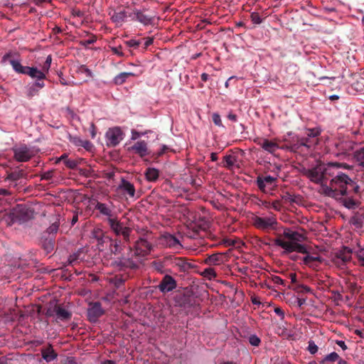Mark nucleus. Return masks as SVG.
<instances>
[{
    "instance_id": "obj_31",
    "label": "nucleus",
    "mask_w": 364,
    "mask_h": 364,
    "mask_svg": "<svg viewBox=\"0 0 364 364\" xmlns=\"http://www.w3.org/2000/svg\"><path fill=\"white\" fill-rule=\"evenodd\" d=\"M127 18V13L125 11H122L119 12L114 11L113 14L111 16L112 21L116 24L122 25V23L125 21Z\"/></svg>"
},
{
    "instance_id": "obj_52",
    "label": "nucleus",
    "mask_w": 364,
    "mask_h": 364,
    "mask_svg": "<svg viewBox=\"0 0 364 364\" xmlns=\"http://www.w3.org/2000/svg\"><path fill=\"white\" fill-rule=\"evenodd\" d=\"M272 281L274 282V284L277 285H282L284 287H286L287 285V281L282 279L281 277L278 276H273L272 277Z\"/></svg>"
},
{
    "instance_id": "obj_21",
    "label": "nucleus",
    "mask_w": 364,
    "mask_h": 364,
    "mask_svg": "<svg viewBox=\"0 0 364 364\" xmlns=\"http://www.w3.org/2000/svg\"><path fill=\"white\" fill-rule=\"evenodd\" d=\"M118 189L122 191L124 195H128L130 198L135 196V188L133 183L122 178Z\"/></svg>"
},
{
    "instance_id": "obj_51",
    "label": "nucleus",
    "mask_w": 364,
    "mask_h": 364,
    "mask_svg": "<svg viewBox=\"0 0 364 364\" xmlns=\"http://www.w3.org/2000/svg\"><path fill=\"white\" fill-rule=\"evenodd\" d=\"M97 38L95 36H92L90 38L87 40L82 41L80 42V44L85 47H87L91 44H93L95 42H96Z\"/></svg>"
},
{
    "instance_id": "obj_64",
    "label": "nucleus",
    "mask_w": 364,
    "mask_h": 364,
    "mask_svg": "<svg viewBox=\"0 0 364 364\" xmlns=\"http://www.w3.org/2000/svg\"><path fill=\"white\" fill-rule=\"evenodd\" d=\"M103 235V232L100 229L95 230L93 231V236L97 240H100L102 239Z\"/></svg>"
},
{
    "instance_id": "obj_7",
    "label": "nucleus",
    "mask_w": 364,
    "mask_h": 364,
    "mask_svg": "<svg viewBox=\"0 0 364 364\" xmlns=\"http://www.w3.org/2000/svg\"><path fill=\"white\" fill-rule=\"evenodd\" d=\"M14 158L18 162H26L32 159L36 152L33 149L25 144L16 145L12 148Z\"/></svg>"
},
{
    "instance_id": "obj_43",
    "label": "nucleus",
    "mask_w": 364,
    "mask_h": 364,
    "mask_svg": "<svg viewBox=\"0 0 364 364\" xmlns=\"http://www.w3.org/2000/svg\"><path fill=\"white\" fill-rule=\"evenodd\" d=\"M294 289L296 292L301 293V294H306V293H309L311 291V289L309 287L303 285V284H296L295 286V287L294 288Z\"/></svg>"
},
{
    "instance_id": "obj_55",
    "label": "nucleus",
    "mask_w": 364,
    "mask_h": 364,
    "mask_svg": "<svg viewBox=\"0 0 364 364\" xmlns=\"http://www.w3.org/2000/svg\"><path fill=\"white\" fill-rule=\"evenodd\" d=\"M65 165L69 168L74 169L77 167V162L75 160L68 159L65 161Z\"/></svg>"
},
{
    "instance_id": "obj_41",
    "label": "nucleus",
    "mask_w": 364,
    "mask_h": 364,
    "mask_svg": "<svg viewBox=\"0 0 364 364\" xmlns=\"http://www.w3.org/2000/svg\"><path fill=\"white\" fill-rule=\"evenodd\" d=\"M290 149L293 151H305L303 145H300V138H297L296 141L293 140L290 144Z\"/></svg>"
},
{
    "instance_id": "obj_12",
    "label": "nucleus",
    "mask_w": 364,
    "mask_h": 364,
    "mask_svg": "<svg viewBox=\"0 0 364 364\" xmlns=\"http://www.w3.org/2000/svg\"><path fill=\"white\" fill-rule=\"evenodd\" d=\"M105 136L108 146H116L123 139V132L119 127H113L107 130Z\"/></svg>"
},
{
    "instance_id": "obj_23",
    "label": "nucleus",
    "mask_w": 364,
    "mask_h": 364,
    "mask_svg": "<svg viewBox=\"0 0 364 364\" xmlns=\"http://www.w3.org/2000/svg\"><path fill=\"white\" fill-rule=\"evenodd\" d=\"M257 144L259 145L264 151L270 154H274L279 149V144L277 143L267 139H262L259 140Z\"/></svg>"
},
{
    "instance_id": "obj_59",
    "label": "nucleus",
    "mask_w": 364,
    "mask_h": 364,
    "mask_svg": "<svg viewBox=\"0 0 364 364\" xmlns=\"http://www.w3.org/2000/svg\"><path fill=\"white\" fill-rule=\"evenodd\" d=\"M329 164H333L334 165L333 167L336 169V170H338L339 168H346V169H350L351 166H349L348 164H346V163H328Z\"/></svg>"
},
{
    "instance_id": "obj_50",
    "label": "nucleus",
    "mask_w": 364,
    "mask_h": 364,
    "mask_svg": "<svg viewBox=\"0 0 364 364\" xmlns=\"http://www.w3.org/2000/svg\"><path fill=\"white\" fill-rule=\"evenodd\" d=\"M308 350L312 355L315 354L318 351V346L313 341H309Z\"/></svg>"
},
{
    "instance_id": "obj_13",
    "label": "nucleus",
    "mask_w": 364,
    "mask_h": 364,
    "mask_svg": "<svg viewBox=\"0 0 364 364\" xmlns=\"http://www.w3.org/2000/svg\"><path fill=\"white\" fill-rule=\"evenodd\" d=\"M105 314V310L102 307V304L99 301L91 302L89 304L87 316L89 321L95 323L99 318Z\"/></svg>"
},
{
    "instance_id": "obj_48",
    "label": "nucleus",
    "mask_w": 364,
    "mask_h": 364,
    "mask_svg": "<svg viewBox=\"0 0 364 364\" xmlns=\"http://www.w3.org/2000/svg\"><path fill=\"white\" fill-rule=\"evenodd\" d=\"M72 142L75 144L76 146H83L85 148L87 147V145L90 144L88 141H83L80 138L75 137L73 139Z\"/></svg>"
},
{
    "instance_id": "obj_60",
    "label": "nucleus",
    "mask_w": 364,
    "mask_h": 364,
    "mask_svg": "<svg viewBox=\"0 0 364 364\" xmlns=\"http://www.w3.org/2000/svg\"><path fill=\"white\" fill-rule=\"evenodd\" d=\"M50 68V65L46 62H44L43 65L41 66V69H38V71L41 73H43V75L46 77V74L48 73Z\"/></svg>"
},
{
    "instance_id": "obj_42",
    "label": "nucleus",
    "mask_w": 364,
    "mask_h": 364,
    "mask_svg": "<svg viewBox=\"0 0 364 364\" xmlns=\"http://www.w3.org/2000/svg\"><path fill=\"white\" fill-rule=\"evenodd\" d=\"M225 164L223 165L224 167L227 168H231L233 165L235 164V162L236 161V159L235 156L232 155H227L224 157Z\"/></svg>"
},
{
    "instance_id": "obj_26",
    "label": "nucleus",
    "mask_w": 364,
    "mask_h": 364,
    "mask_svg": "<svg viewBox=\"0 0 364 364\" xmlns=\"http://www.w3.org/2000/svg\"><path fill=\"white\" fill-rule=\"evenodd\" d=\"M55 242V236H48L43 240L41 246L47 254L51 252L54 250Z\"/></svg>"
},
{
    "instance_id": "obj_62",
    "label": "nucleus",
    "mask_w": 364,
    "mask_h": 364,
    "mask_svg": "<svg viewBox=\"0 0 364 364\" xmlns=\"http://www.w3.org/2000/svg\"><path fill=\"white\" fill-rule=\"evenodd\" d=\"M141 41H145L144 43V50H146L149 46H151L153 43L154 38L152 37H148L146 38H143Z\"/></svg>"
},
{
    "instance_id": "obj_18",
    "label": "nucleus",
    "mask_w": 364,
    "mask_h": 364,
    "mask_svg": "<svg viewBox=\"0 0 364 364\" xmlns=\"http://www.w3.org/2000/svg\"><path fill=\"white\" fill-rule=\"evenodd\" d=\"M173 267H177L179 272L186 273L189 272L192 269L195 268L196 265L191 263L189 259L186 257H176L175 263L173 262Z\"/></svg>"
},
{
    "instance_id": "obj_25",
    "label": "nucleus",
    "mask_w": 364,
    "mask_h": 364,
    "mask_svg": "<svg viewBox=\"0 0 364 364\" xmlns=\"http://www.w3.org/2000/svg\"><path fill=\"white\" fill-rule=\"evenodd\" d=\"M224 254L218 252L208 256L204 262L208 265H219L224 261Z\"/></svg>"
},
{
    "instance_id": "obj_22",
    "label": "nucleus",
    "mask_w": 364,
    "mask_h": 364,
    "mask_svg": "<svg viewBox=\"0 0 364 364\" xmlns=\"http://www.w3.org/2000/svg\"><path fill=\"white\" fill-rule=\"evenodd\" d=\"M111 206H113V204L112 202H110V205H109L106 203H103L97 201L96 203L95 208L96 210H97L101 215L107 216V219H109V218H113L114 217L113 215V210H112Z\"/></svg>"
},
{
    "instance_id": "obj_32",
    "label": "nucleus",
    "mask_w": 364,
    "mask_h": 364,
    "mask_svg": "<svg viewBox=\"0 0 364 364\" xmlns=\"http://www.w3.org/2000/svg\"><path fill=\"white\" fill-rule=\"evenodd\" d=\"M340 357L338 354L336 352H332L328 355H326L321 360H320V364H328L333 363L336 361L339 360Z\"/></svg>"
},
{
    "instance_id": "obj_19",
    "label": "nucleus",
    "mask_w": 364,
    "mask_h": 364,
    "mask_svg": "<svg viewBox=\"0 0 364 364\" xmlns=\"http://www.w3.org/2000/svg\"><path fill=\"white\" fill-rule=\"evenodd\" d=\"M304 254L306 256L302 258L304 264L314 269H316L319 264L323 261V259L318 255H311L308 252Z\"/></svg>"
},
{
    "instance_id": "obj_1",
    "label": "nucleus",
    "mask_w": 364,
    "mask_h": 364,
    "mask_svg": "<svg viewBox=\"0 0 364 364\" xmlns=\"http://www.w3.org/2000/svg\"><path fill=\"white\" fill-rule=\"evenodd\" d=\"M333 164H318L304 169L303 175L311 181L321 184L320 193L332 198L348 209L358 207L356 196L360 193L359 185L346 173L336 170Z\"/></svg>"
},
{
    "instance_id": "obj_36",
    "label": "nucleus",
    "mask_w": 364,
    "mask_h": 364,
    "mask_svg": "<svg viewBox=\"0 0 364 364\" xmlns=\"http://www.w3.org/2000/svg\"><path fill=\"white\" fill-rule=\"evenodd\" d=\"M110 250L114 255L120 253L122 251L121 240L117 239L111 240Z\"/></svg>"
},
{
    "instance_id": "obj_14",
    "label": "nucleus",
    "mask_w": 364,
    "mask_h": 364,
    "mask_svg": "<svg viewBox=\"0 0 364 364\" xmlns=\"http://www.w3.org/2000/svg\"><path fill=\"white\" fill-rule=\"evenodd\" d=\"M159 244L164 247H169L173 250H179L182 245L180 241L170 233L162 234L159 238Z\"/></svg>"
},
{
    "instance_id": "obj_38",
    "label": "nucleus",
    "mask_w": 364,
    "mask_h": 364,
    "mask_svg": "<svg viewBox=\"0 0 364 364\" xmlns=\"http://www.w3.org/2000/svg\"><path fill=\"white\" fill-rule=\"evenodd\" d=\"M24 175L25 173L23 170H18L9 173L6 178L11 181H16L18 179L23 178Z\"/></svg>"
},
{
    "instance_id": "obj_45",
    "label": "nucleus",
    "mask_w": 364,
    "mask_h": 364,
    "mask_svg": "<svg viewBox=\"0 0 364 364\" xmlns=\"http://www.w3.org/2000/svg\"><path fill=\"white\" fill-rule=\"evenodd\" d=\"M212 120H213V123L215 124V125L220 127H224L223 124L220 116L218 113L215 112L212 114Z\"/></svg>"
},
{
    "instance_id": "obj_37",
    "label": "nucleus",
    "mask_w": 364,
    "mask_h": 364,
    "mask_svg": "<svg viewBox=\"0 0 364 364\" xmlns=\"http://www.w3.org/2000/svg\"><path fill=\"white\" fill-rule=\"evenodd\" d=\"M200 275L206 278L208 280L215 279L217 277V273L213 268L208 267L205 268L201 273Z\"/></svg>"
},
{
    "instance_id": "obj_53",
    "label": "nucleus",
    "mask_w": 364,
    "mask_h": 364,
    "mask_svg": "<svg viewBox=\"0 0 364 364\" xmlns=\"http://www.w3.org/2000/svg\"><path fill=\"white\" fill-rule=\"evenodd\" d=\"M320 134V132L318 129H308L306 133L307 137H311V139H317V136Z\"/></svg>"
},
{
    "instance_id": "obj_15",
    "label": "nucleus",
    "mask_w": 364,
    "mask_h": 364,
    "mask_svg": "<svg viewBox=\"0 0 364 364\" xmlns=\"http://www.w3.org/2000/svg\"><path fill=\"white\" fill-rule=\"evenodd\" d=\"M176 287V280L169 274H166L158 285L159 291L162 293L172 291Z\"/></svg>"
},
{
    "instance_id": "obj_16",
    "label": "nucleus",
    "mask_w": 364,
    "mask_h": 364,
    "mask_svg": "<svg viewBox=\"0 0 364 364\" xmlns=\"http://www.w3.org/2000/svg\"><path fill=\"white\" fill-rule=\"evenodd\" d=\"M127 150L132 154H136L141 158L149 155L147 143L144 140L137 141L132 146L128 147Z\"/></svg>"
},
{
    "instance_id": "obj_39",
    "label": "nucleus",
    "mask_w": 364,
    "mask_h": 364,
    "mask_svg": "<svg viewBox=\"0 0 364 364\" xmlns=\"http://www.w3.org/2000/svg\"><path fill=\"white\" fill-rule=\"evenodd\" d=\"M60 223L58 220L53 222L46 230L45 233L48 236H55L59 228Z\"/></svg>"
},
{
    "instance_id": "obj_35",
    "label": "nucleus",
    "mask_w": 364,
    "mask_h": 364,
    "mask_svg": "<svg viewBox=\"0 0 364 364\" xmlns=\"http://www.w3.org/2000/svg\"><path fill=\"white\" fill-rule=\"evenodd\" d=\"M349 223L355 228H361L363 225V218L361 215L355 214L350 218Z\"/></svg>"
},
{
    "instance_id": "obj_17",
    "label": "nucleus",
    "mask_w": 364,
    "mask_h": 364,
    "mask_svg": "<svg viewBox=\"0 0 364 364\" xmlns=\"http://www.w3.org/2000/svg\"><path fill=\"white\" fill-rule=\"evenodd\" d=\"M43 77L40 78L38 77H31L32 79L36 80V82L32 85H29L26 88V96L28 98H32L34 96L38 95L39 90L45 87L44 80L46 79V76L43 74Z\"/></svg>"
},
{
    "instance_id": "obj_40",
    "label": "nucleus",
    "mask_w": 364,
    "mask_h": 364,
    "mask_svg": "<svg viewBox=\"0 0 364 364\" xmlns=\"http://www.w3.org/2000/svg\"><path fill=\"white\" fill-rule=\"evenodd\" d=\"M176 259V257L174 255H166L162 258V267H168L171 265L173 267V262L175 263V260Z\"/></svg>"
},
{
    "instance_id": "obj_30",
    "label": "nucleus",
    "mask_w": 364,
    "mask_h": 364,
    "mask_svg": "<svg viewBox=\"0 0 364 364\" xmlns=\"http://www.w3.org/2000/svg\"><path fill=\"white\" fill-rule=\"evenodd\" d=\"M135 15H136V19L138 21H139L140 23H141L142 24H144L145 26L151 24L152 21H153V17L146 15L140 11H136L135 12Z\"/></svg>"
},
{
    "instance_id": "obj_5",
    "label": "nucleus",
    "mask_w": 364,
    "mask_h": 364,
    "mask_svg": "<svg viewBox=\"0 0 364 364\" xmlns=\"http://www.w3.org/2000/svg\"><path fill=\"white\" fill-rule=\"evenodd\" d=\"M107 223L111 230L117 235H122L124 242H129L132 228L124 226L123 223L119 221L117 217L107 219Z\"/></svg>"
},
{
    "instance_id": "obj_46",
    "label": "nucleus",
    "mask_w": 364,
    "mask_h": 364,
    "mask_svg": "<svg viewBox=\"0 0 364 364\" xmlns=\"http://www.w3.org/2000/svg\"><path fill=\"white\" fill-rule=\"evenodd\" d=\"M248 340L250 343L253 346H259L261 343L260 338L255 334L251 335Z\"/></svg>"
},
{
    "instance_id": "obj_6",
    "label": "nucleus",
    "mask_w": 364,
    "mask_h": 364,
    "mask_svg": "<svg viewBox=\"0 0 364 364\" xmlns=\"http://www.w3.org/2000/svg\"><path fill=\"white\" fill-rule=\"evenodd\" d=\"M252 222L253 226L258 230L267 232L277 229V221L274 215L267 217L255 215L252 218Z\"/></svg>"
},
{
    "instance_id": "obj_2",
    "label": "nucleus",
    "mask_w": 364,
    "mask_h": 364,
    "mask_svg": "<svg viewBox=\"0 0 364 364\" xmlns=\"http://www.w3.org/2000/svg\"><path fill=\"white\" fill-rule=\"evenodd\" d=\"M283 235L289 241H285L281 237H278L274 240V243L275 245L284 249V254L291 253L293 252L307 253L306 247L304 245L299 243L306 239L304 235L290 229H285L284 230Z\"/></svg>"
},
{
    "instance_id": "obj_8",
    "label": "nucleus",
    "mask_w": 364,
    "mask_h": 364,
    "mask_svg": "<svg viewBox=\"0 0 364 364\" xmlns=\"http://www.w3.org/2000/svg\"><path fill=\"white\" fill-rule=\"evenodd\" d=\"M46 315L48 317L55 318L57 322L68 321L72 318V313L59 304H55L53 307L48 308Z\"/></svg>"
},
{
    "instance_id": "obj_29",
    "label": "nucleus",
    "mask_w": 364,
    "mask_h": 364,
    "mask_svg": "<svg viewBox=\"0 0 364 364\" xmlns=\"http://www.w3.org/2000/svg\"><path fill=\"white\" fill-rule=\"evenodd\" d=\"M146 179L149 182H155L159 177V171L155 168H148L145 171Z\"/></svg>"
},
{
    "instance_id": "obj_9",
    "label": "nucleus",
    "mask_w": 364,
    "mask_h": 364,
    "mask_svg": "<svg viewBox=\"0 0 364 364\" xmlns=\"http://www.w3.org/2000/svg\"><path fill=\"white\" fill-rule=\"evenodd\" d=\"M277 178L272 176L259 175L256 179L258 188L263 193L274 190L277 186Z\"/></svg>"
},
{
    "instance_id": "obj_58",
    "label": "nucleus",
    "mask_w": 364,
    "mask_h": 364,
    "mask_svg": "<svg viewBox=\"0 0 364 364\" xmlns=\"http://www.w3.org/2000/svg\"><path fill=\"white\" fill-rule=\"evenodd\" d=\"M53 176V171H46L44 172L41 176V180H50Z\"/></svg>"
},
{
    "instance_id": "obj_27",
    "label": "nucleus",
    "mask_w": 364,
    "mask_h": 364,
    "mask_svg": "<svg viewBox=\"0 0 364 364\" xmlns=\"http://www.w3.org/2000/svg\"><path fill=\"white\" fill-rule=\"evenodd\" d=\"M353 159L362 168H364V146L355 149Z\"/></svg>"
},
{
    "instance_id": "obj_44",
    "label": "nucleus",
    "mask_w": 364,
    "mask_h": 364,
    "mask_svg": "<svg viewBox=\"0 0 364 364\" xmlns=\"http://www.w3.org/2000/svg\"><path fill=\"white\" fill-rule=\"evenodd\" d=\"M124 43L129 48H133L136 49V48H138L139 46L141 44V41L136 40V39H130L129 41H125Z\"/></svg>"
},
{
    "instance_id": "obj_63",
    "label": "nucleus",
    "mask_w": 364,
    "mask_h": 364,
    "mask_svg": "<svg viewBox=\"0 0 364 364\" xmlns=\"http://www.w3.org/2000/svg\"><path fill=\"white\" fill-rule=\"evenodd\" d=\"M271 208L275 210L279 211L282 208V204L279 200H274L271 203Z\"/></svg>"
},
{
    "instance_id": "obj_34",
    "label": "nucleus",
    "mask_w": 364,
    "mask_h": 364,
    "mask_svg": "<svg viewBox=\"0 0 364 364\" xmlns=\"http://www.w3.org/2000/svg\"><path fill=\"white\" fill-rule=\"evenodd\" d=\"M130 76H134V74L127 72L121 73L114 77V82L116 85H122Z\"/></svg>"
},
{
    "instance_id": "obj_28",
    "label": "nucleus",
    "mask_w": 364,
    "mask_h": 364,
    "mask_svg": "<svg viewBox=\"0 0 364 364\" xmlns=\"http://www.w3.org/2000/svg\"><path fill=\"white\" fill-rule=\"evenodd\" d=\"M318 144V139H311V137H301L300 145H303L304 150L309 151Z\"/></svg>"
},
{
    "instance_id": "obj_10",
    "label": "nucleus",
    "mask_w": 364,
    "mask_h": 364,
    "mask_svg": "<svg viewBox=\"0 0 364 364\" xmlns=\"http://www.w3.org/2000/svg\"><path fill=\"white\" fill-rule=\"evenodd\" d=\"M110 266L119 271L127 269H136L139 268V264L132 258H126L124 257L112 259L110 262Z\"/></svg>"
},
{
    "instance_id": "obj_4",
    "label": "nucleus",
    "mask_w": 364,
    "mask_h": 364,
    "mask_svg": "<svg viewBox=\"0 0 364 364\" xmlns=\"http://www.w3.org/2000/svg\"><path fill=\"white\" fill-rule=\"evenodd\" d=\"M33 210L26 205H17L11 213V220L14 223H22L31 219L33 216Z\"/></svg>"
},
{
    "instance_id": "obj_24",
    "label": "nucleus",
    "mask_w": 364,
    "mask_h": 364,
    "mask_svg": "<svg viewBox=\"0 0 364 364\" xmlns=\"http://www.w3.org/2000/svg\"><path fill=\"white\" fill-rule=\"evenodd\" d=\"M41 355L47 363L54 360L58 356V354L55 352L51 345L43 348L41 349Z\"/></svg>"
},
{
    "instance_id": "obj_49",
    "label": "nucleus",
    "mask_w": 364,
    "mask_h": 364,
    "mask_svg": "<svg viewBox=\"0 0 364 364\" xmlns=\"http://www.w3.org/2000/svg\"><path fill=\"white\" fill-rule=\"evenodd\" d=\"M148 132H138L135 129H132V136H131V139L132 140H136L138 139L139 137H141V136H144Z\"/></svg>"
},
{
    "instance_id": "obj_11",
    "label": "nucleus",
    "mask_w": 364,
    "mask_h": 364,
    "mask_svg": "<svg viewBox=\"0 0 364 364\" xmlns=\"http://www.w3.org/2000/svg\"><path fill=\"white\" fill-rule=\"evenodd\" d=\"M153 250L152 245L144 237H140L134 244V255L145 257Z\"/></svg>"
},
{
    "instance_id": "obj_61",
    "label": "nucleus",
    "mask_w": 364,
    "mask_h": 364,
    "mask_svg": "<svg viewBox=\"0 0 364 364\" xmlns=\"http://www.w3.org/2000/svg\"><path fill=\"white\" fill-rule=\"evenodd\" d=\"M79 70L80 73H85L87 77L92 76L91 70L89 68H87L85 65H81Z\"/></svg>"
},
{
    "instance_id": "obj_57",
    "label": "nucleus",
    "mask_w": 364,
    "mask_h": 364,
    "mask_svg": "<svg viewBox=\"0 0 364 364\" xmlns=\"http://www.w3.org/2000/svg\"><path fill=\"white\" fill-rule=\"evenodd\" d=\"M359 264L364 267V250H361L356 253Z\"/></svg>"
},
{
    "instance_id": "obj_3",
    "label": "nucleus",
    "mask_w": 364,
    "mask_h": 364,
    "mask_svg": "<svg viewBox=\"0 0 364 364\" xmlns=\"http://www.w3.org/2000/svg\"><path fill=\"white\" fill-rule=\"evenodd\" d=\"M7 62L11 65L14 72L18 74L26 75L30 77H43V73L38 71V68L23 65L18 53L12 52L5 53L1 59V64L4 65Z\"/></svg>"
},
{
    "instance_id": "obj_56",
    "label": "nucleus",
    "mask_w": 364,
    "mask_h": 364,
    "mask_svg": "<svg viewBox=\"0 0 364 364\" xmlns=\"http://www.w3.org/2000/svg\"><path fill=\"white\" fill-rule=\"evenodd\" d=\"M122 47L121 46H119L117 47H112L111 50L114 54L119 57H124V53L122 51Z\"/></svg>"
},
{
    "instance_id": "obj_54",
    "label": "nucleus",
    "mask_w": 364,
    "mask_h": 364,
    "mask_svg": "<svg viewBox=\"0 0 364 364\" xmlns=\"http://www.w3.org/2000/svg\"><path fill=\"white\" fill-rule=\"evenodd\" d=\"M80 254L79 252L70 255L68 258V264H71V265H74L77 262V261L80 257Z\"/></svg>"
},
{
    "instance_id": "obj_47",
    "label": "nucleus",
    "mask_w": 364,
    "mask_h": 364,
    "mask_svg": "<svg viewBox=\"0 0 364 364\" xmlns=\"http://www.w3.org/2000/svg\"><path fill=\"white\" fill-rule=\"evenodd\" d=\"M250 18L255 24H260L262 22V18L257 12H252L250 15Z\"/></svg>"
},
{
    "instance_id": "obj_33",
    "label": "nucleus",
    "mask_w": 364,
    "mask_h": 364,
    "mask_svg": "<svg viewBox=\"0 0 364 364\" xmlns=\"http://www.w3.org/2000/svg\"><path fill=\"white\" fill-rule=\"evenodd\" d=\"M339 146L342 151L348 152L354 150L357 146V143L351 140H346L342 141Z\"/></svg>"
},
{
    "instance_id": "obj_20",
    "label": "nucleus",
    "mask_w": 364,
    "mask_h": 364,
    "mask_svg": "<svg viewBox=\"0 0 364 364\" xmlns=\"http://www.w3.org/2000/svg\"><path fill=\"white\" fill-rule=\"evenodd\" d=\"M351 257V250L345 247L343 250L340 251L336 253L335 258L333 259V262L337 265H343L348 261H350Z\"/></svg>"
}]
</instances>
